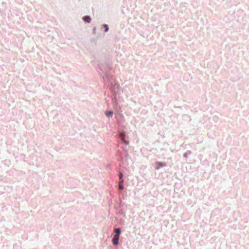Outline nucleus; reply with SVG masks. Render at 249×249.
I'll use <instances>...</instances> for the list:
<instances>
[{"instance_id":"nucleus-1","label":"nucleus","mask_w":249,"mask_h":249,"mask_svg":"<svg viewBox=\"0 0 249 249\" xmlns=\"http://www.w3.org/2000/svg\"><path fill=\"white\" fill-rule=\"evenodd\" d=\"M115 236L112 239V242L113 245L118 246L119 244V236L120 234H114Z\"/></svg>"},{"instance_id":"nucleus-2","label":"nucleus","mask_w":249,"mask_h":249,"mask_svg":"<svg viewBox=\"0 0 249 249\" xmlns=\"http://www.w3.org/2000/svg\"><path fill=\"white\" fill-rule=\"evenodd\" d=\"M120 138H121L123 142L126 143V140L125 139V134L124 132H122L120 133Z\"/></svg>"},{"instance_id":"nucleus-3","label":"nucleus","mask_w":249,"mask_h":249,"mask_svg":"<svg viewBox=\"0 0 249 249\" xmlns=\"http://www.w3.org/2000/svg\"><path fill=\"white\" fill-rule=\"evenodd\" d=\"M83 20L85 21H86L88 23L90 22V20H91V19H90V18L89 16H85L84 18H83Z\"/></svg>"},{"instance_id":"nucleus-4","label":"nucleus","mask_w":249,"mask_h":249,"mask_svg":"<svg viewBox=\"0 0 249 249\" xmlns=\"http://www.w3.org/2000/svg\"><path fill=\"white\" fill-rule=\"evenodd\" d=\"M112 114H113V112H112V111H107L106 112V115H107V116L108 117H112Z\"/></svg>"},{"instance_id":"nucleus-5","label":"nucleus","mask_w":249,"mask_h":249,"mask_svg":"<svg viewBox=\"0 0 249 249\" xmlns=\"http://www.w3.org/2000/svg\"><path fill=\"white\" fill-rule=\"evenodd\" d=\"M123 182V181L122 180L121 181H120L119 185V188L120 190H122L123 189V186L121 185V183Z\"/></svg>"},{"instance_id":"nucleus-6","label":"nucleus","mask_w":249,"mask_h":249,"mask_svg":"<svg viewBox=\"0 0 249 249\" xmlns=\"http://www.w3.org/2000/svg\"><path fill=\"white\" fill-rule=\"evenodd\" d=\"M121 231L119 228L115 229V233H120Z\"/></svg>"},{"instance_id":"nucleus-7","label":"nucleus","mask_w":249,"mask_h":249,"mask_svg":"<svg viewBox=\"0 0 249 249\" xmlns=\"http://www.w3.org/2000/svg\"><path fill=\"white\" fill-rule=\"evenodd\" d=\"M104 28H105V31H106V32H107V31H108V26H107V24H105V25H104Z\"/></svg>"},{"instance_id":"nucleus-8","label":"nucleus","mask_w":249,"mask_h":249,"mask_svg":"<svg viewBox=\"0 0 249 249\" xmlns=\"http://www.w3.org/2000/svg\"><path fill=\"white\" fill-rule=\"evenodd\" d=\"M122 177H123V174H122V173H120V175H119V178H120L121 179V178H122Z\"/></svg>"}]
</instances>
